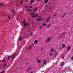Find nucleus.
I'll use <instances>...</instances> for the list:
<instances>
[{"label":"nucleus","mask_w":73,"mask_h":73,"mask_svg":"<svg viewBox=\"0 0 73 73\" xmlns=\"http://www.w3.org/2000/svg\"><path fill=\"white\" fill-rule=\"evenodd\" d=\"M23 25L24 27H26L27 26H28V24H29V23L25 21V20H24L23 22Z\"/></svg>","instance_id":"f257e3e1"},{"label":"nucleus","mask_w":73,"mask_h":73,"mask_svg":"<svg viewBox=\"0 0 73 73\" xmlns=\"http://www.w3.org/2000/svg\"><path fill=\"white\" fill-rule=\"evenodd\" d=\"M48 11L50 12L52 11V7H49L48 10Z\"/></svg>","instance_id":"f03ea898"},{"label":"nucleus","mask_w":73,"mask_h":73,"mask_svg":"<svg viewBox=\"0 0 73 73\" xmlns=\"http://www.w3.org/2000/svg\"><path fill=\"white\" fill-rule=\"evenodd\" d=\"M35 0H31V1H30V4H32L33 3L35 2Z\"/></svg>","instance_id":"7ed1b4c3"},{"label":"nucleus","mask_w":73,"mask_h":73,"mask_svg":"<svg viewBox=\"0 0 73 73\" xmlns=\"http://www.w3.org/2000/svg\"><path fill=\"white\" fill-rule=\"evenodd\" d=\"M32 49V47H30L29 48H26V50H31Z\"/></svg>","instance_id":"20e7f679"},{"label":"nucleus","mask_w":73,"mask_h":73,"mask_svg":"<svg viewBox=\"0 0 73 73\" xmlns=\"http://www.w3.org/2000/svg\"><path fill=\"white\" fill-rule=\"evenodd\" d=\"M50 40V38H48L47 40L46 41L47 42H49Z\"/></svg>","instance_id":"39448f33"},{"label":"nucleus","mask_w":73,"mask_h":73,"mask_svg":"<svg viewBox=\"0 0 73 73\" xmlns=\"http://www.w3.org/2000/svg\"><path fill=\"white\" fill-rule=\"evenodd\" d=\"M70 46H68V48H67L68 50H70Z\"/></svg>","instance_id":"423d86ee"},{"label":"nucleus","mask_w":73,"mask_h":73,"mask_svg":"<svg viewBox=\"0 0 73 73\" xmlns=\"http://www.w3.org/2000/svg\"><path fill=\"white\" fill-rule=\"evenodd\" d=\"M26 8H27V9H28V10H29V11H31V10L29 8V7H26Z\"/></svg>","instance_id":"0eeeda50"},{"label":"nucleus","mask_w":73,"mask_h":73,"mask_svg":"<svg viewBox=\"0 0 73 73\" xmlns=\"http://www.w3.org/2000/svg\"><path fill=\"white\" fill-rule=\"evenodd\" d=\"M10 57H11V56H8V57H7V59L8 60H7V61H8V60H9V59H10Z\"/></svg>","instance_id":"6e6552de"},{"label":"nucleus","mask_w":73,"mask_h":73,"mask_svg":"<svg viewBox=\"0 0 73 73\" xmlns=\"http://www.w3.org/2000/svg\"><path fill=\"white\" fill-rule=\"evenodd\" d=\"M37 43V40H36L34 41V43L36 44Z\"/></svg>","instance_id":"1a4fd4ad"},{"label":"nucleus","mask_w":73,"mask_h":73,"mask_svg":"<svg viewBox=\"0 0 73 73\" xmlns=\"http://www.w3.org/2000/svg\"><path fill=\"white\" fill-rule=\"evenodd\" d=\"M15 56H16V54H14V55H13L12 56V59L13 58H14V57H15Z\"/></svg>","instance_id":"9d476101"},{"label":"nucleus","mask_w":73,"mask_h":73,"mask_svg":"<svg viewBox=\"0 0 73 73\" xmlns=\"http://www.w3.org/2000/svg\"><path fill=\"white\" fill-rule=\"evenodd\" d=\"M65 45L64 44H63L62 45V48H65Z\"/></svg>","instance_id":"9b49d317"},{"label":"nucleus","mask_w":73,"mask_h":73,"mask_svg":"<svg viewBox=\"0 0 73 73\" xmlns=\"http://www.w3.org/2000/svg\"><path fill=\"white\" fill-rule=\"evenodd\" d=\"M48 0H45L44 3H48Z\"/></svg>","instance_id":"f8f14e48"},{"label":"nucleus","mask_w":73,"mask_h":73,"mask_svg":"<svg viewBox=\"0 0 73 73\" xmlns=\"http://www.w3.org/2000/svg\"><path fill=\"white\" fill-rule=\"evenodd\" d=\"M18 40H22V38L21 37H19Z\"/></svg>","instance_id":"ddd939ff"},{"label":"nucleus","mask_w":73,"mask_h":73,"mask_svg":"<svg viewBox=\"0 0 73 73\" xmlns=\"http://www.w3.org/2000/svg\"><path fill=\"white\" fill-rule=\"evenodd\" d=\"M37 61L38 63H40V61L38 60H37Z\"/></svg>","instance_id":"4468645a"},{"label":"nucleus","mask_w":73,"mask_h":73,"mask_svg":"<svg viewBox=\"0 0 73 73\" xmlns=\"http://www.w3.org/2000/svg\"><path fill=\"white\" fill-rule=\"evenodd\" d=\"M5 59H3V60L2 61V62H5Z\"/></svg>","instance_id":"2eb2a0df"},{"label":"nucleus","mask_w":73,"mask_h":73,"mask_svg":"<svg viewBox=\"0 0 73 73\" xmlns=\"http://www.w3.org/2000/svg\"><path fill=\"white\" fill-rule=\"evenodd\" d=\"M41 18H39L37 19V21H40V20H41Z\"/></svg>","instance_id":"dca6fc26"},{"label":"nucleus","mask_w":73,"mask_h":73,"mask_svg":"<svg viewBox=\"0 0 73 73\" xmlns=\"http://www.w3.org/2000/svg\"><path fill=\"white\" fill-rule=\"evenodd\" d=\"M48 7V5H46L45 6V8H46Z\"/></svg>","instance_id":"f3484780"},{"label":"nucleus","mask_w":73,"mask_h":73,"mask_svg":"<svg viewBox=\"0 0 73 73\" xmlns=\"http://www.w3.org/2000/svg\"><path fill=\"white\" fill-rule=\"evenodd\" d=\"M42 25H43V26H45V25H46V24L45 23H43Z\"/></svg>","instance_id":"a211bd4d"},{"label":"nucleus","mask_w":73,"mask_h":73,"mask_svg":"<svg viewBox=\"0 0 73 73\" xmlns=\"http://www.w3.org/2000/svg\"><path fill=\"white\" fill-rule=\"evenodd\" d=\"M39 28H40V29H42V26H40Z\"/></svg>","instance_id":"6ab92c4d"},{"label":"nucleus","mask_w":73,"mask_h":73,"mask_svg":"<svg viewBox=\"0 0 73 73\" xmlns=\"http://www.w3.org/2000/svg\"><path fill=\"white\" fill-rule=\"evenodd\" d=\"M65 14H66L65 13H64V14L62 16V17H65Z\"/></svg>","instance_id":"aec40b11"},{"label":"nucleus","mask_w":73,"mask_h":73,"mask_svg":"<svg viewBox=\"0 0 73 73\" xmlns=\"http://www.w3.org/2000/svg\"><path fill=\"white\" fill-rule=\"evenodd\" d=\"M50 26H51V25H48L47 26V27H50Z\"/></svg>","instance_id":"412c9836"},{"label":"nucleus","mask_w":73,"mask_h":73,"mask_svg":"<svg viewBox=\"0 0 73 73\" xmlns=\"http://www.w3.org/2000/svg\"><path fill=\"white\" fill-rule=\"evenodd\" d=\"M45 61H46V60H44L43 62L44 64H46V63H45Z\"/></svg>","instance_id":"4be33fe9"},{"label":"nucleus","mask_w":73,"mask_h":73,"mask_svg":"<svg viewBox=\"0 0 73 73\" xmlns=\"http://www.w3.org/2000/svg\"><path fill=\"white\" fill-rule=\"evenodd\" d=\"M33 13H34L33 12H32L31 13V16H32V15H33Z\"/></svg>","instance_id":"5701e85b"},{"label":"nucleus","mask_w":73,"mask_h":73,"mask_svg":"<svg viewBox=\"0 0 73 73\" xmlns=\"http://www.w3.org/2000/svg\"><path fill=\"white\" fill-rule=\"evenodd\" d=\"M64 64V62H63V63L61 64V66H62Z\"/></svg>","instance_id":"b1692460"},{"label":"nucleus","mask_w":73,"mask_h":73,"mask_svg":"<svg viewBox=\"0 0 73 73\" xmlns=\"http://www.w3.org/2000/svg\"><path fill=\"white\" fill-rule=\"evenodd\" d=\"M35 17V15H33L32 16V17L33 18H34V17Z\"/></svg>","instance_id":"393cba45"},{"label":"nucleus","mask_w":73,"mask_h":73,"mask_svg":"<svg viewBox=\"0 0 73 73\" xmlns=\"http://www.w3.org/2000/svg\"><path fill=\"white\" fill-rule=\"evenodd\" d=\"M49 18H48L47 20H46V21H49Z\"/></svg>","instance_id":"a878e982"},{"label":"nucleus","mask_w":73,"mask_h":73,"mask_svg":"<svg viewBox=\"0 0 73 73\" xmlns=\"http://www.w3.org/2000/svg\"><path fill=\"white\" fill-rule=\"evenodd\" d=\"M53 49H52L50 50L51 52H53Z\"/></svg>","instance_id":"bb28decb"},{"label":"nucleus","mask_w":73,"mask_h":73,"mask_svg":"<svg viewBox=\"0 0 73 73\" xmlns=\"http://www.w3.org/2000/svg\"><path fill=\"white\" fill-rule=\"evenodd\" d=\"M50 56H52V54L51 53H50Z\"/></svg>","instance_id":"cd10ccee"},{"label":"nucleus","mask_w":73,"mask_h":73,"mask_svg":"<svg viewBox=\"0 0 73 73\" xmlns=\"http://www.w3.org/2000/svg\"><path fill=\"white\" fill-rule=\"evenodd\" d=\"M7 66V65L6 64H5L3 66V67H4L5 66Z\"/></svg>","instance_id":"c85d7f7f"},{"label":"nucleus","mask_w":73,"mask_h":73,"mask_svg":"<svg viewBox=\"0 0 73 73\" xmlns=\"http://www.w3.org/2000/svg\"><path fill=\"white\" fill-rule=\"evenodd\" d=\"M31 35H33V33H31Z\"/></svg>","instance_id":"c756f323"},{"label":"nucleus","mask_w":73,"mask_h":73,"mask_svg":"<svg viewBox=\"0 0 73 73\" xmlns=\"http://www.w3.org/2000/svg\"><path fill=\"white\" fill-rule=\"evenodd\" d=\"M42 0H37L38 1H41Z\"/></svg>","instance_id":"7c9ffc66"},{"label":"nucleus","mask_w":73,"mask_h":73,"mask_svg":"<svg viewBox=\"0 0 73 73\" xmlns=\"http://www.w3.org/2000/svg\"><path fill=\"white\" fill-rule=\"evenodd\" d=\"M35 9H36L37 10V9H38V8H37V7H36V8H35Z\"/></svg>","instance_id":"2f4dec72"},{"label":"nucleus","mask_w":73,"mask_h":73,"mask_svg":"<svg viewBox=\"0 0 73 73\" xmlns=\"http://www.w3.org/2000/svg\"><path fill=\"white\" fill-rule=\"evenodd\" d=\"M37 16H38V15H36L35 16V17H37Z\"/></svg>","instance_id":"473e14b6"},{"label":"nucleus","mask_w":73,"mask_h":73,"mask_svg":"<svg viewBox=\"0 0 73 73\" xmlns=\"http://www.w3.org/2000/svg\"><path fill=\"white\" fill-rule=\"evenodd\" d=\"M0 5H1L2 6H3V5L2 3H1Z\"/></svg>","instance_id":"72a5a7b5"},{"label":"nucleus","mask_w":73,"mask_h":73,"mask_svg":"<svg viewBox=\"0 0 73 73\" xmlns=\"http://www.w3.org/2000/svg\"><path fill=\"white\" fill-rule=\"evenodd\" d=\"M8 18H9V19H10V18H11V17L10 16H9V17H8Z\"/></svg>","instance_id":"f704fd0d"},{"label":"nucleus","mask_w":73,"mask_h":73,"mask_svg":"<svg viewBox=\"0 0 73 73\" xmlns=\"http://www.w3.org/2000/svg\"><path fill=\"white\" fill-rule=\"evenodd\" d=\"M4 72V71H2L1 72V73H3Z\"/></svg>","instance_id":"c9c22d12"},{"label":"nucleus","mask_w":73,"mask_h":73,"mask_svg":"<svg viewBox=\"0 0 73 73\" xmlns=\"http://www.w3.org/2000/svg\"><path fill=\"white\" fill-rule=\"evenodd\" d=\"M72 60H73V56H72L71 58Z\"/></svg>","instance_id":"e433bc0d"},{"label":"nucleus","mask_w":73,"mask_h":73,"mask_svg":"<svg viewBox=\"0 0 73 73\" xmlns=\"http://www.w3.org/2000/svg\"><path fill=\"white\" fill-rule=\"evenodd\" d=\"M19 3L20 4H21L23 3L22 2H20Z\"/></svg>","instance_id":"4c0bfd02"},{"label":"nucleus","mask_w":73,"mask_h":73,"mask_svg":"<svg viewBox=\"0 0 73 73\" xmlns=\"http://www.w3.org/2000/svg\"><path fill=\"white\" fill-rule=\"evenodd\" d=\"M28 1H28V0H26V2H28Z\"/></svg>","instance_id":"58836bf2"},{"label":"nucleus","mask_w":73,"mask_h":73,"mask_svg":"<svg viewBox=\"0 0 73 73\" xmlns=\"http://www.w3.org/2000/svg\"><path fill=\"white\" fill-rule=\"evenodd\" d=\"M36 10H33V11H34V12H36Z\"/></svg>","instance_id":"ea45409f"},{"label":"nucleus","mask_w":73,"mask_h":73,"mask_svg":"<svg viewBox=\"0 0 73 73\" xmlns=\"http://www.w3.org/2000/svg\"><path fill=\"white\" fill-rule=\"evenodd\" d=\"M30 8H32V6H30Z\"/></svg>","instance_id":"a19ab883"},{"label":"nucleus","mask_w":73,"mask_h":73,"mask_svg":"<svg viewBox=\"0 0 73 73\" xmlns=\"http://www.w3.org/2000/svg\"><path fill=\"white\" fill-rule=\"evenodd\" d=\"M12 11H13H13H14V10H12Z\"/></svg>","instance_id":"79ce46f5"},{"label":"nucleus","mask_w":73,"mask_h":73,"mask_svg":"<svg viewBox=\"0 0 73 73\" xmlns=\"http://www.w3.org/2000/svg\"><path fill=\"white\" fill-rule=\"evenodd\" d=\"M44 20V19H43L41 20V21H42V20Z\"/></svg>","instance_id":"37998d69"},{"label":"nucleus","mask_w":73,"mask_h":73,"mask_svg":"<svg viewBox=\"0 0 73 73\" xmlns=\"http://www.w3.org/2000/svg\"><path fill=\"white\" fill-rule=\"evenodd\" d=\"M28 70H27L26 71V72H27V71H28Z\"/></svg>","instance_id":"c03bdc74"},{"label":"nucleus","mask_w":73,"mask_h":73,"mask_svg":"<svg viewBox=\"0 0 73 73\" xmlns=\"http://www.w3.org/2000/svg\"><path fill=\"white\" fill-rule=\"evenodd\" d=\"M50 8H51V7H52V6H50Z\"/></svg>","instance_id":"a18cd8bd"},{"label":"nucleus","mask_w":73,"mask_h":73,"mask_svg":"<svg viewBox=\"0 0 73 73\" xmlns=\"http://www.w3.org/2000/svg\"><path fill=\"white\" fill-rule=\"evenodd\" d=\"M63 58H64V56H63Z\"/></svg>","instance_id":"49530a36"},{"label":"nucleus","mask_w":73,"mask_h":73,"mask_svg":"<svg viewBox=\"0 0 73 73\" xmlns=\"http://www.w3.org/2000/svg\"><path fill=\"white\" fill-rule=\"evenodd\" d=\"M33 22H32V23H33Z\"/></svg>","instance_id":"de8ad7c7"},{"label":"nucleus","mask_w":73,"mask_h":73,"mask_svg":"<svg viewBox=\"0 0 73 73\" xmlns=\"http://www.w3.org/2000/svg\"><path fill=\"white\" fill-rule=\"evenodd\" d=\"M31 73H33V72H31Z\"/></svg>","instance_id":"09e8293b"},{"label":"nucleus","mask_w":73,"mask_h":73,"mask_svg":"<svg viewBox=\"0 0 73 73\" xmlns=\"http://www.w3.org/2000/svg\"><path fill=\"white\" fill-rule=\"evenodd\" d=\"M0 62H1V60H0Z\"/></svg>","instance_id":"8fccbe9b"},{"label":"nucleus","mask_w":73,"mask_h":73,"mask_svg":"<svg viewBox=\"0 0 73 73\" xmlns=\"http://www.w3.org/2000/svg\"><path fill=\"white\" fill-rule=\"evenodd\" d=\"M54 16H56V15H55Z\"/></svg>","instance_id":"3c124183"},{"label":"nucleus","mask_w":73,"mask_h":73,"mask_svg":"<svg viewBox=\"0 0 73 73\" xmlns=\"http://www.w3.org/2000/svg\"><path fill=\"white\" fill-rule=\"evenodd\" d=\"M29 25H30V24H29Z\"/></svg>","instance_id":"603ef678"},{"label":"nucleus","mask_w":73,"mask_h":73,"mask_svg":"<svg viewBox=\"0 0 73 73\" xmlns=\"http://www.w3.org/2000/svg\"><path fill=\"white\" fill-rule=\"evenodd\" d=\"M51 4H52V3H51Z\"/></svg>","instance_id":"864d4df0"}]
</instances>
